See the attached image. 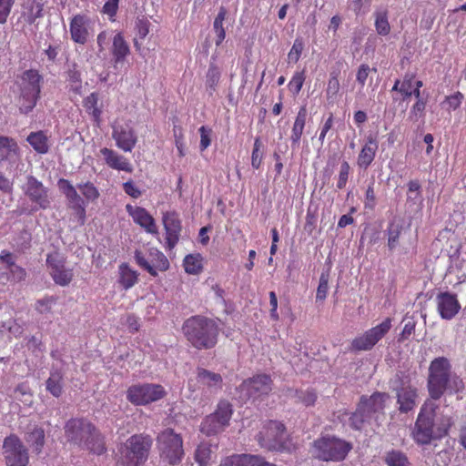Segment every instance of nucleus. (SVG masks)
Listing matches in <instances>:
<instances>
[{
	"label": "nucleus",
	"instance_id": "1",
	"mask_svg": "<svg viewBox=\"0 0 466 466\" xmlns=\"http://www.w3.org/2000/svg\"><path fill=\"white\" fill-rule=\"evenodd\" d=\"M438 404L431 400H425L420 407L411 431L417 444L428 445L448 435L453 424L452 418L448 415H438Z\"/></svg>",
	"mask_w": 466,
	"mask_h": 466
},
{
	"label": "nucleus",
	"instance_id": "2",
	"mask_svg": "<svg viewBox=\"0 0 466 466\" xmlns=\"http://www.w3.org/2000/svg\"><path fill=\"white\" fill-rule=\"evenodd\" d=\"M429 395L432 400H440L446 390L451 393L464 390L463 380L452 372V366L446 357L433 359L429 366L427 380Z\"/></svg>",
	"mask_w": 466,
	"mask_h": 466
},
{
	"label": "nucleus",
	"instance_id": "3",
	"mask_svg": "<svg viewBox=\"0 0 466 466\" xmlns=\"http://www.w3.org/2000/svg\"><path fill=\"white\" fill-rule=\"evenodd\" d=\"M182 331L193 348L202 350L213 349L217 345L220 329L215 319L195 315L184 321Z\"/></svg>",
	"mask_w": 466,
	"mask_h": 466
},
{
	"label": "nucleus",
	"instance_id": "4",
	"mask_svg": "<svg viewBox=\"0 0 466 466\" xmlns=\"http://www.w3.org/2000/svg\"><path fill=\"white\" fill-rule=\"evenodd\" d=\"M64 429L65 437L68 442L97 455L105 451L103 437L87 420L82 418L71 419L66 423Z\"/></svg>",
	"mask_w": 466,
	"mask_h": 466
},
{
	"label": "nucleus",
	"instance_id": "5",
	"mask_svg": "<svg viewBox=\"0 0 466 466\" xmlns=\"http://www.w3.org/2000/svg\"><path fill=\"white\" fill-rule=\"evenodd\" d=\"M314 456L323 461H342L352 450V444L335 435L326 434L312 443Z\"/></svg>",
	"mask_w": 466,
	"mask_h": 466
},
{
	"label": "nucleus",
	"instance_id": "6",
	"mask_svg": "<svg viewBox=\"0 0 466 466\" xmlns=\"http://www.w3.org/2000/svg\"><path fill=\"white\" fill-rule=\"evenodd\" d=\"M40 81L41 76L32 69L25 71L17 81L20 90L18 104L22 113L27 114L35 106L41 91Z\"/></svg>",
	"mask_w": 466,
	"mask_h": 466
},
{
	"label": "nucleus",
	"instance_id": "7",
	"mask_svg": "<svg viewBox=\"0 0 466 466\" xmlns=\"http://www.w3.org/2000/svg\"><path fill=\"white\" fill-rule=\"evenodd\" d=\"M157 448L161 458L171 465H177L184 457L183 439L172 429L162 431L157 438Z\"/></svg>",
	"mask_w": 466,
	"mask_h": 466
},
{
	"label": "nucleus",
	"instance_id": "8",
	"mask_svg": "<svg viewBox=\"0 0 466 466\" xmlns=\"http://www.w3.org/2000/svg\"><path fill=\"white\" fill-rule=\"evenodd\" d=\"M259 446L268 451H282L286 448V427L278 420L266 421L257 435Z\"/></svg>",
	"mask_w": 466,
	"mask_h": 466
},
{
	"label": "nucleus",
	"instance_id": "9",
	"mask_svg": "<svg viewBox=\"0 0 466 466\" xmlns=\"http://www.w3.org/2000/svg\"><path fill=\"white\" fill-rule=\"evenodd\" d=\"M391 326L392 319L390 318H386L381 323L370 328L362 335L353 339L350 342V350L359 352L372 350L373 347L390 330Z\"/></svg>",
	"mask_w": 466,
	"mask_h": 466
},
{
	"label": "nucleus",
	"instance_id": "10",
	"mask_svg": "<svg viewBox=\"0 0 466 466\" xmlns=\"http://www.w3.org/2000/svg\"><path fill=\"white\" fill-rule=\"evenodd\" d=\"M146 439L134 435L119 449L116 466H138L143 461Z\"/></svg>",
	"mask_w": 466,
	"mask_h": 466
},
{
	"label": "nucleus",
	"instance_id": "11",
	"mask_svg": "<svg viewBox=\"0 0 466 466\" xmlns=\"http://www.w3.org/2000/svg\"><path fill=\"white\" fill-rule=\"evenodd\" d=\"M23 191L28 199L34 204L33 211L38 209H47L51 205V198L49 196V188L45 187L34 176H27L26 181L23 186Z\"/></svg>",
	"mask_w": 466,
	"mask_h": 466
},
{
	"label": "nucleus",
	"instance_id": "12",
	"mask_svg": "<svg viewBox=\"0 0 466 466\" xmlns=\"http://www.w3.org/2000/svg\"><path fill=\"white\" fill-rule=\"evenodd\" d=\"M394 390L400 413H408L416 407L419 397L418 389L410 379H399Z\"/></svg>",
	"mask_w": 466,
	"mask_h": 466
},
{
	"label": "nucleus",
	"instance_id": "13",
	"mask_svg": "<svg viewBox=\"0 0 466 466\" xmlns=\"http://www.w3.org/2000/svg\"><path fill=\"white\" fill-rule=\"evenodd\" d=\"M3 450L6 466H26L28 464L27 449L18 437L15 435L6 437L4 441Z\"/></svg>",
	"mask_w": 466,
	"mask_h": 466
},
{
	"label": "nucleus",
	"instance_id": "14",
	"mask_svg": "<svg viewBox=\"0 0 466 466\" xmlns=\"http://www.w3.org/2000/svg\"><path fill=\"white\" fill-rule=\"evenodd\" d=\"M241 391H245L248 398H258L268 395L272 390V380L269 375L258 374L245 380L239 386Z\"/></svg>",
	"mask_w": 466,
	"mask_h": 466
},
{
	"label": "nucleus",
	"instance_id": "15",
	"mask_svg": "<svg viewBox=\"0 0 466 466\" xmlns=\"http://www.w3.org/2000/svg\"><path fill=\"white\" fill-rule=\"evenodd\" d=\"M437 310L443 319H452L460 311L461 304L456 294L441 292L436 297Z\"/></svg>",
	"mask_w": 466,
	"mask_h": 466
},
{
	"label": "nucleus",
	"instance_id": "16",
	"mask_svg": "<svg viewBox=\"0 0 466 466\" xmlns=\"http://www.w3.org/2000/svg\"><path fill=\"white\" fill-rule=\"evenodd\" d=\"M389 399L390 395L388 393L375 391L370 396H360L358 403L372 418L377 413L384 412L386 402Z\"/></svg>",
	"mask_w": 466,
	"mask_h": 466
},
{
	"label": "nucleus",
	"instance_id": "17",
	"mask_svg": "<svg viewBox=\"0 0 466 466\" xmlns=\"http://www.w3.org/2000/svg\"><path fill=\"white\" fill-rule=\"evenodd\" d=\"M163 224L166 230L167 248L171 250L179 239L181 222L176 212H167L163 215Z\"/></svg>",
	"mask_w": 466,
	"mask_h": 466
},
{
	"label": "nucleus",
	"instance_id": "18",
	"mask_svg": "<svg viewBox=\"0 0 466 466\" xmlns=\"http://www.w3.org/2000/svg\"><path fill=\"white\" fill-rule=\"evenodd\" d=\"M113 138L116 146L127 152L134 147L137 137L133 128L127 123H116L113 127Z\"/></svg>",
	"mask_w": 466,
	"mask_h": 466
},
{
	"label": "nucleus",
	"instance_id": "19",
	"mask_svg": "<svg viewBox=\"0 0 466 466\" xmlns=\"http://www.w3.org/2000/svg\"><path fill=\"white\" fill-rule=\"evenodd\" d=\"M219 466H276L262 456L253 454H233L223 459Z\"/></svg>",
	"mask_w": 466,
	"mask_h": 466
},
{
	"label": "nucleus",
	"instance_id": "20",
	"mask_svg": "<svg viewBox=\"0 0 466 466\" xmlns=\"http://www.w3.org/2000/svg\"><path fill=\"white\" fill-rule=\"evenodd\" d=\"M378 148L379 144L377 137L375 136L369 135L358 155L357 165L360 168L367 169L372 164Z\"/></svg>",
	"mask_w": 466,
	"mask_h": 466
},
{
	"label": "nucleus",
	"instance_id": "21",
	"mask_svg": "<svg viewBox=\"0 0 466 466\" xmlns=\"http://www.w3.org/2000/svg\"><path fill=\"white\" fill-rule=\"evenodd\" d=\"M308 118V109L306 106H301L297 113L290 132V142L293 148L299 147L301 137L304 133Z\"/></svg>",
	"mask_w": 466,
	"mask_h": 466
},
{
	"label": "nucleus",
	"instance_id": "22",
	"mask_svg": "<svg viewBox=\"0 0 466 466\" xmlns=\"http://www.w3.org/2000/svg\"><path fill=\"white\" fill-rule=\"evenodd\" d=\"M349 416V425L354 431H361L365 424L370 420V417L366 413V411L357 404L355 411L349 413L347 410H339L338 419L340 421H343L344 417Z\"/></svg>",
	"mask_w": 466,
	"mask_h": 466
},
{
	"label": "nucleus",
	"instance_id": "23",
	"mask_svg": "<svg viewBox=\"0 0 466 466\" xmlns=\"http://www.w3.org/2000/svg\"><path fill=\"white\" fill-rule=\"evenodd\" d=\"M169 262L167 257L157 249H150L147 258V273L157 275V270L165 271L168 268Z\"/></svg>",
	"mask_w": 466,
	"mask_h": 466
},
{
	"label": "nucleus",
	"instance_id": "24",
	"mask_svg": "<svg viewBox=\"0 0 466 466\" xmlns=\"http://www.w3.org/2000/svg\"><path fill=\"white\" fill-rule=\"evenodd\" d=\"M107 166L114 169L130 171V165L127 158L118 155L112 149L104 147L100 150Z\"/></svg>",
	"mask_w": 466,
	"mask_h": 466
},
{
	"label": "nucleus",
	"instance_id": "25",
	"mask_svg": "<svg viewBox=\"0 0 466 466\" xmlns=\"http://www.w3.org/2000/svg\"><path fill=\"white\" fill-rule=\"evenodd\" d=\"M19 147L17 143L8 137H0V163L8 160L15 161L18 157Z\"/></svg>",
	"mask_w": 466,
	"mask_h": 466
},
{
	"label": "nucleus",
	"instance_id": "26",
	"mask_svg": "<svg viewBox=\"0 0 466 466\" xmlns=\"http://www.w3.org/2000/svg\"><path fill=\"white\" fill-rule=\"evenodd\" d=\"M194 459L199 466H210L216 459L211 444L208 442L199 443L195 451Z\"/></svg>",
	"mask_w": 466,
	"mask_h": 466
},
{
	"label": "nucleus",
	"instance_id": "27",
	"mask_svg": "<svg viewBox=\"0 0 466 466\" xmlns=\"http://www.w3.org/2000/svg\"><path fill=\"white\" fill-rule=\"evenodd\" d=\"M197 379L199 383L209 389H221L223 379L220 374L208 370L198 368Z\"/></svg>",
	"mask_w": 466,
	"mask_h": 466
},
{
	"label": "nucleus",
	"instance_id": "28",
	"mask_svg": "<svg viewBox=\"0 0 466 466\" xmlns=\"http://www.w3.org/2000/svg\"><path fill=\"white\" fill-rule=\"evenodd\" d=\"M63 378L64 374L61 370L56 369L51 370L46 384V390L54 397L58 398L63 393Z\"/></svg>",
	"mask_w": 466,
	"mask_h": 466
},
{
	"label": "nucleus",
	"instance_id": "29",
	"mask_svg": "<svg viewBox=\"0 0 466 466\" xmlns=\"http://www.w3.org/2000/svg\"><path fill=\"white\" fill-rule=\"evenodd\" d=\"M72 39L79 44H85L87 37V30L84 26V20L81 16H75L70 24Z\"/></svg>",
	"mask_w": 466,
	"mask_h": 466
},
{
	"label": "nucleus",
	"instance_id": "30",
	"mask_svg": "<svg viewBox=\"0 0 466 466\" xmlns=\"http://www.w3.org/2000/svg\"><path fill=\"white\" fill-rule=\"evenodd\" d=\"M233 414L232 405L228 400H220L216 410L210 415L216 418L226 428Z\"/></svg>",
	"mask_w": 466,
	"mask_h": 466
},
{
	"label": "nucleus",
	"instance_id": "31",
	"mask_svg": "<svg viewBox=\"0 0 466 466\" xmlns=\"http://www.w3.org/2000/svg\"><path fill=\"white\" fill-rule=\"evenodd\" d=\"M26 441L30 444L34 452L39 454L45 445V431L42 428H34L27 433Z\"/></svg>",
	"mask_w": 466,
	"mask_h": 466
},
{
	"label": "nucleus",
	"instance_id": "32",
	"mask_svg": "<svg viewBox=\"0 0 466 466\" xmlns=\"http://www.w3.org/2000/svg\"><path fill=\"white\" fill-rule=\"evenodd\" d=\"M203 258L200 254L187 255L183 260L185 271L187 274L198 275L203 270Z\"/></svg>",
	"mask_w": 466,
	"mask_h": 466
},
{
	"label": "nucleus",
	"instance_id": "33",
	"mask_svg": "<svg viewBox=\"0 0 466 466\" xmlns=\"http://www.w3.org/2000/svg\"><path fill=\"white\" fill-rule=\"evenodd\" d=\"M27 142L31 145V147L39 154L47 153L49 147L47 144V137L42 132H32L27 137Z\"/></svg>",
	"mask_w": 466,
	"mask_h": 466
},
{
	"label": "nucleus",
	"instance_id": "34",
	"mask_svg": "<svg viewBox=\"0 0 466 466\" xmlns=\"http://www.w3.org/2000/svg\"><path fill=\"white\" fill-rule=\"evenodd\" d=\"M129 53V48L123 35L117 33L113 37L112 54L116 62L122 61Z\"/></svg>",
	"mask_w": 466,
	"mask_h": 466
},
{
	"label": "nucleus",
	"instance_id": "35",
	"mask_svg": "<svg viewBox=\"0 0 466 466\" xmlns=\"http://www.w3.org/2000/svg\"><path fill=\"white\" fill-rule=\"evenodd\" d=\"M374 16H375L374 25H375V29H376V32L378 33V35H383V36L388 35L390 32V25L389 19H388V10L387 9L377 10L374 13Z\"/></svg>",
	"mask_w": 466,
	"mask_h": 466
},
{
	"label": "nucleus",
	"instance_id": "36",
	"mask_svg": "<svg viewBox=\"0 0 466 466\" xmlns=\"http://www.w3.org/2000/svg\"><path fill=\"white\" fill-rule=\"evenodd\" d=\"M225 430V427L210 414L207 416L200 425V431L207 436L216 435Z\"/></svg>",
	"mask_w": 466,
	"mask_h": 466
},
{
	"label": "nucleus",
	"instance_id": "37",
	"mask_svg": "<svg viewBox=\"0 0 466 466\" xmlns=\"http://www.w3.org/2000/svg\"><path fill=\"white\" fill-rule=\"evenodd\" d=\"M228 11L224 6H221L214 20V30L216 33V46H218L222 44L226 37V31L223 27V22L227 16Z\"/></svg>",
	"mask_w": 466,
	"mask_h": 466
},
{
	"label": "nucleus",
	"instance_id": "38",
	"mask_svg": "<svg viewBox=\"0 0 466 466\" xmlns=\"http://www.w3.org/2000/svg\"><path fill=\"white\" fill-rule=\"evenodd\" d=\"M65 195L69 200L70 208L75 210L76 214L79 217L81 224H83L85 220L86 210L83 206L82 198L76 192V188L71 191L69 190V192H66Z\"/></svg>",
	"mask_w": 466,
	"mask_h": 466
},
{
	"label": "nucleus",
	"instance_id": "39",
	"mask_svg": "<svg viewBox=\"0 0 466 466\" xmlns=\"http://www.w3.org/2000/svg\"><path fill=\"white\" fill-rule=\"evenodd\" d=\"M294 397L297 399L296 402L310 407L315 405L318 400V393L315 389L308 388L306 390H296Z\"/></svg>",
	"mask_w": 466,
	"mask_h": 466
},
{
	"label": "nucleus",
	"instance_id": "40",
	"mask_svg": "<svg viewBox=\"0 0 466 466\" xmlns=\"http://www.w3.org/2000/svg\"><path fill=\"white\" fill-rule=\"evenodd\" d=\"M401 231V225L394 221L389 223L386 234L388 237V247L390 250H393L398 246Z\"/></svg>",
	"mask_w": 466,
	"mask_h": 466
},
{
	"label": "nucleus",
	"instance_id": "41",
	"mask_svg": "<svg viewBox=\"0 0 466 466\" xmlns=\"http://www.w3.org/2000/svg\"><path fill=\"white\" fill-rule=\"evenodd\" d=\"M385 462L388 466H410L406 454L396 450L387 452L385 456Z\"/></svg>",
	"mask_w": 466,
	"mask_h": 466
},
{
	"label": "nucleus",
	"instance_id": "42",
	"mask_svg": "<svg viewBox=\"0 0 466 466\" xmlns=\"http://www.w3.org/2000/svg\"><path fill=\"white\" fill-rule=\"evenodd\" d=\"M127 400L135 405L146 403V388L142 385H134L127 390Z\"/></svg>",
	"mask_w": 466,
	"mask_h": 466
},
{
	"label": "nucleus",
	"instance_id": "43",
	"mask_svg": "<svg viewBox=\"0 0 466 466\" xmlns=\"http://www.w3.org/2000/svg\"><path fill=\"white\" fill-rule=\"evenodd\" d=\"M220 76L221 73L218 66L210 63L206 75V86L210 90V94L216 90V87L219 83Z\"/></svg>",
	"mask_w": 466,
	"mask_h": 466
},
{
	"label": "nucleus",
	"instance_id": "44",
	"mask_svg": "<svg viewBox=\"0 0 466 466\" xmlns=\"http://www.w3.org/2000/svg\"><path fill=\"white\" fill-rule=\"evenodd\" d=\"M339 71L338 70L331 71L329 74V78L326 88V97L328 100L334 99L339 92L340 85L339 81Z\"/></svg>",
	"mask_w": 466,
	"mask_h": 466
},
{
	"label": "nucleus",
	"instance_id": "45",
	"mask_svg": "<svg viewBox=\"0 0 466 466\" xmlns=\"http://www.w3.org/2000/svg\"><path fill=\"white\" fill-rule=\"evenodd\" d=\"M120 271V283L125 289L132 287L137 279V274L132 270L127 264H122L119 267Z\"/></svg>",
	"mask_w": 466,
	"mask_h": 466
},
{
	"label": "nucleus",
	"instance_id": "46",
	"mask_svg": "<svg viewBox=\"0 0 466 466\" xmlns=\"http://www.w3.org/2000/svg\"><path fill=\"white\" fill-rule=\"evenodd\" d=\"M54 281L60 286H67L72 279H73V273L71 269H66L64 267L62 268H56V269L52 270L50 272Z\"/></svg>",
	"mask_w": 466,
	"mask_h": 466
},
{
	"label": "nucleus",
	"instance_id": "47",
	"mask_svg": "<svg viewBox=\"0 0 466 466\" xmlns=\"http://www.w3.org/2000/svg\"><path fill=\"white\" fill-rule=\"evenodd\" d=\"M57 298L55 296H46L36 300L35 309L40 314H47L52 312L53 307L56 304Z\"/></svg>",
	"mask_w": 466,
	"mask_h": 466
},
{
	"label": "nucleus",
	"instance_id": "48",
	"mask_svg": "<svg viewBox=\"0 0 466 466\" xmlns=\"http://www.w3.org/2000/svg\"><path fill=\"white\" fill-rule=\"evenodd\" d=\"M403 321H405V324L402 329V331L400 333L398 337L399 342H404L405 340H408L410 338V336L415 333L417 322L414 317H409L406 315L403 319Z\"/></svg>",
	"mask_w": 466,
	"mask_h": 466
},
{
	"label": "nucleus",
	"instance_id": "49",
	"mask_svg": "<svg viewBox=\"0 0 466 466\" xmlns=\"http://www.w3.org/2000/svg\"><path fill=\"white\" fill-rule=\"evenodd\" d=\"M329 273L322 272L319 276V286L316 292V301H324L329 292Z\"/></svg>",
	"mask_w": 466,
	"mask_h": 466
},
{
	"label": "nucleus",
	"instance_id": "50",
	"mask_svg": "<svg viewBox=\"0 0 466 466\" xmlns=\"http://www.w3.org/2000/svg\"><path fill=\"white\" fill-rule=\"evenodd\" d=\"M262 142L260 137H256L251 154V166L255 169H258L262 164L263 153L261 152Z\"/></svg>",
	"mask_w": 466,
	"mask_h": 466
},
{
	"label": "nucleus",
	"instance_id": "51",
	"mask_svg": "<svg viewBox=\"0 0 466 466\" xmlns=\"http://www.w3.org/2000/svg\"><path fill=\"white\" fill-rule=\"evenodd\" d=\"M167 391L160 384H147V403L165 398Z\"/></svg>",
	"mask_w": 466,
	"mask_h": 466
},
{
	"label": "nucleus",
	"instance_id": "52",
	"mask_svg": "<svg viewBox=\"0 0 466 466\" xmlns=\"http://www.w3.org/2000/svg\"><path fill=\"white\" fill-rule=\"evenodd\" d=\"M175 145L179 157L186 155V144L183 128L180 126H175L173 128Z\"/></svg>",
	"mask_w": 466,
	"mask_h": 466
},
{
	"label": "nucleus",
	"instance_id": "53",
	"mask_svg": "<svg viewBox=\"0 0 466 466\" xmlns=\"http://www.w3.org/2000/svg\"><path fill=\"white\" fill-rule=\"evenodd\" d=\"M67 74L70 89L75 93H80L82 89L81 75L75 65L73 66V68L68 70Z\"/></svg>",
	"mask_w": 466,
	"mask_h": 466
},
{
	"label": "nucleus",
	"instance_id": "54",
	"mask_svg": "<svg viewBox=\"0 0 466 466\" xmlns=\"http://www.w3.org/2000/svg\"><path fill=\"white\" fill-rule=\"evenodd\" d=\"M305 78H306L305 72L303 70L299 71V72H296L289 83V90L293 94L298 95L303 86Z\"/></svg>",
	"mask_w": 466,
	"mask_h": 466
},
{
	"label": "nucleus",
	"instance_id": "55",
	"mask_svg": "<svg viewBox=\"0 0 466 466\" xmlns=\"http://www.w3.org/2000/svg\"><path fill=\"white\" fill-rule=\"evenodd\" d=\"M127 210L135 222L142 228H146V210L144 208L127 205Z\"/></svg>",
	"mask_w": 466,
	"mask_h": 466
},
{
	"label": "nucleus",
	"instance_id": "56",
	"mask_svg": "<svg viewBox=\"0 0 466 466\" xmlns=\"http://www.w3.org/2000/svg\"><path fill=\"white\" fill-rule=\"evenodd\" d=\"M377 205V198L374 190V181H371L366 189L364 198V208L373 210Z\"/></svg>",
	"mask_w": 466,
	"mask_h": 466
},
{
	"label": "nucleus",
	"instance_id": "57",
	"mask_svg": "<svg viewBox=\"0 0 466 466\" xmlns=\"http://www.w3.org/2000/svg\"><path fill=\"white\" fill-rule=\"evenodd\" d=\"M77 187L84 195V197L90 201H94L99 197V192L96 187L90 182H86L84 184H78Z\"/></svg>",
	"mask_w": 466,
	"mask_h": 466
},
{
	"label": "nucleus",
	"instance_id": "58",
	"mask_svg": "<svg viewBox=\"0 0 466 466\" xmlns=\"http://www.w3.org/2000/svg\"><path fill=\"white\" fill-rule=\"evenodd\" d=\"M303 48H304V44H303L302 39H300V38L295 39L293 46L288 54L289 62L297 63L300 58Z\"/></svg>",
	"mask_w": 466,
	"mask_h": 466
},
{
	"label": "nucleus",
	"instance_id": "59",
	"mask_svg": "<svg viewBox=\"0 0 466 466\" xmlns=\"http://www.w3.org/2000/svg\"><path fill=\"white\" fill-rule=\"evenodd\" d=\"M350 170V164L344 160L340 165L339 177L337 181V187L339 189H342L346 187L349 179Z\"/></svg>",
	"mask_w": 466,
	"mask_h": 466
},
{
	"label": "nucleus",
	"instance_id": "60",
	"mask_svg": "<svg viewBox=\"0 0 466 466\" xmlns=\"http://www.w3.org/2000/svg\"><path fill=\"white\" fill-rule=\"evenodd\" d=\"M15 398L25 404L32 403V394L25 384L18 385L15 390Z\"/></svg>",
	"mask_w": 466,
	"mask_h": 466
},
{
	"label": "nucleus",
	"instance_id": "61",
	"mask_svg": "<svg viewBox=\"0 0 466 466\" xmlns=\"http://www.w3.org/2000/svg\"><path fill=\"white\" fill-rule=\"evenodd\" d=\"M426 107V102L423 99H419L416 101V103L412 106L410 111V118L412 121H418L419 118L423 116L424 110Z\"/></svg>",
	"mask_w": 466,
	"mask_h": 466
},
{
	"label": "nucleus",
	"instance_id": "62",
	"mask_svg": "<svg viewBox=\"0 0 466 466\" xmlns=\"http://www.w3.org/2000/svg\"><path fill=\"white\" fill-rule=\"evenodd\" d=\"M198 132L200 134V144L199 147L201 151L206 150L211 144V128L202 126L199 127Z\"/></svg>",
	"mask_w": 466,
	"mask_h": 466
},
{
	"label": "nucleus",
	"instance_id": "63",
	"mask_svg": "<svg viewBox=\"0 0 466 466\" xmlns=\"http://www.w3.org/2000/svg\"><path fill=\"white\" fill-rule=\"evenodd\" d=\"M464 98V96L460 91L455 92L453 95L447 96L445 98V102L448 105V110H456L458 109Z\"/></svg>",
	"mask_w": 466,
	"mask_h": 466
},
{
	"label": "nucleus",
	"instance_id": "64",
	"mask_svg": "<svg viewBox=\"0 0 466 466\" xmlns=\"http://www.w3.org/2000/svg\"><path fill=\"white\" fill-rule=\"evenodd\" d=\"M413 75H406L401 82L400 86V92L405 96L410 97L412 96V87H413Z\"/></svg>",
	"mask_w": 466,
	"mask_h": 466
}]
</instances>
